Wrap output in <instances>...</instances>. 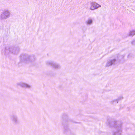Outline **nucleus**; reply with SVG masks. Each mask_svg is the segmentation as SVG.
<instances>
[{
    "label": "nucleus",
    "instance_id": "1",
    "mask_svg": "<svg viewBox=\"0 0 135 135\" xmlns=\"http://www.w3.org/2000/svg\"><path fill=\"white\" fill-rule=\"evenodd\" d=\"M108 124L111 127H114L115 131L113 132V135H121L122 132V123L120 121H113L108 122Z\"/></svg>",
    "mask_w": 135,
    "mask_h": 135
},
{
    "label": "nucleus",
    "instance_id": "2",
    "mask_svg": "<svg viewBox=\"0 0 135 135\" xmlns=\"http://www.w3.org/2000/svg\"><path fill=\"white\" fill-rule=\"evenodd\" d=\"M62 124L64 127V133L66 135H74L72 133L68 127V116L66 114H64L62 115Z\"/></svg>",
    "mask_w": 135,
    "mask_h": 135
},
{
    "label": "nucleus",
    "instance_id": "3",
    "mask_svg": "<svg viewBox=\"0 0 135 135\" xmlns=\"http://www.w3.org/2000/svg\"><path fill=\"white\" fill-rule=\"evenodd\" d=\"M20 49L18 46H7L5 47L4 51V54L6 55H8L11 53L15 55L18 54Z\"/></svg>",
    "mask_w": 135,
    "mask_h": 135
},
{
    "label": "nucleus",
    "instance_id": "4",
    "mask_svg": "<svg viewBox=\"0 0 135 135\" xmlns=\"http://www.w3.org/2000/svg\"><path fill=\"white\" fill-rule=\"evenodd\" d=\"M20 57V61L21 62L26 63L33 61L35 59V57L34 55H30L26 54H21Z\"/></svg>",
    "mask_w": 135,
    "mask_h": 135
},
{
    "label": "nucleus",
    "instance_id": "5",
    "mask_svg": "<svg viewBox=\"0 0 135 135\" xmlns=\"http://www.w3.org/2000/svg\"><path fill=\"white\" fill-rule=\"evenodd\" d=\"M125 56V55H121L118 54L117 56V59H110L108 60L106 63V66L109 67L112 65H115L118 62H120L121 60L124 59Z\"/></svg>",
    "mask_w": 135,
    "mask_h": 135
},
{
    "label": "nucleus",
    "instance_id": "6",
    "mask_svg": "<svg viewBox=\"0 0 135 135\" xmlns=\"http://www.w3.org/2000/svg\"><path fill=\"white\" fill-rule=\"evenodd\" d=\"M10 16V12L8 10L5 9L2 13H1L0 18L1 20L6 19L9 17Z\"/></svg>",
    "mask_w": 135,
    "mask_h": 135
},
{
    "label": "nucleus",
    "instance_id": "7",
    "mask_svg": "<svg viewBox=\"0 0 135 135\" xmlns=\"http://www.w3.org/2000/svg\"><path fill=\"white\" fill-rule=\"evenodd\" d=\"M10 118L13 124L16 125L19 123V122L18 117L16 114H11L10 115Z\"/></svg>",
    "mask_w": 135,
    "mask_h": 135
},
{
    "label": "nucleus",
    "instance_id": "8",
    "mask_svg": "<svg viewBox=\"0 0 135 135\" xmlns=\"http://www.w3.org/2000/svg\"><path fill=\"white\" fill-rule=\"evenodd\" d=\"M46 64L47 65L50 66L55 69H59L61 67L59 64L53 61H47L46 62Z\"/></svg>",
    "mask_w": 135,
    "mask_h": 135
},
{
    "label": "nucleus",
    "instance_id": "9",
    "mask_svg": "<svg viewBox=\"0 0 135 135\" xmlns=\"http://www.w3.org/2000/svg\"><path fill=\"white\" fill-rule=\"evenodd\" d=\"M91 6L90 9L93 10L95 9H97L99 7H100L101 6L99 5L97 3L94 2H92L91 3Z\"/></svg>",
    "mask_w": 135,
    "mask_h": 135
},
{
    "label": "nucleus",
    "instance_id": "10",
    "mask_svg": "<svg viewBox=\"0 0 135 135\" xmlns=\"http://www.w3.org/2000/svg\"><path fill=\"white\" fill-rule=\"evenodd\" d=\"M17 85L21 87L27 88H30L31 86L30 85L23 83L21 82L17 83Z\"/></svg>",
    "mask_w": 135,
    "mask_h": 135
},
{
    "label": "nucleus",
    "instance_id": "11",
    "mask_svg": "<svg viewBox=\"0 0 135 135\" xmlns=\"http://www.w3.org/2000/svg\"><path fill=\"white\" fill-rule=\"evenodd\" d=\"M123 99V97H120L118 98L117 99L114 100L112 101V104H115L118 103V101Z\"/></svg>",
    "mask_w": 135,
    "mask_h": 135
},
{
    "label": "nucleus",
    "instance_id": "12",
    "mask_svg": "<svg viewBox=\"0 0 135 135\" xmlns=\"http://www.w3.org/2000/svg\"><path fill=\"white\" fill-rule=\"evenodd\" d=\"M135 35V30L130 31L129 33L127 34V36H133Z\"/></svg>",
    "mask_w": 135,
    "mask_h": 135
},
{
    "label": "nucleus",
    "instance_id": "13",
    "mask_svg": "<svg viewBox=\"0 0 135 135\" xmlns=\"http://www.w3.org/2000/svg\"><path fill=\"white\" fill-rule=\"evenodd\" d=\"M87 25H91L93 23L92 20L91 19L89 18L86 21Z\"/></svg>",
    "mask_w": 135,
    "mask_h": 135
},
{
    "label": "nucleus",
    "instance_id": "14",
    "mask_svg": "<svg viewBox=\"0 0 135 135\" xmlns=\"http://www.w3.org/2000/svg\"><path fill=\"white\" fill-rule=\"evenodd\" d=\"M133 56V55L132 54H129L128 56V58H131Z\"/></svg>",
    "mask_w": 135,
    "mask_h": 135
},
{
    "label": "nucleus",
    "instance_id": "15",
    "mask_svg": "<svg viewBox=\"0 0 135 135\" xmlns=\"http://www.w3.org/2000/svg\"><path fill=\"white\" fill-rule=\"evenodd\" d=\"M132 45H135V40H133L131 42Z\"/></svg>",
    "mask_w": 135,
    "mask_h": 135
},
{
    "label": "nucleus",
    "instance_id": "16",
    "mask_svg": "<svg viewBox=\"0 0 135 135\" xmlns=\"http://www.w3.org/2000/svg\"><path fill=\"white\" fill-rule=\"evenodd\" d=\"M127 36H126V37H127Z\"/></svg>",
    "mask_w": 135,
    "mask_h": 135
}]
</instances>
